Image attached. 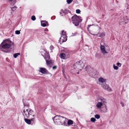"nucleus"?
Listing matches in <instances>:
<instances>
[{"label": "nucleus", "instance_id": "c9c22d12", "mask_svg": "<svg viewBox=\"0 0 129 129\" xmlns=\"http://www.w3.org/2000/svg\"><path fill=\"white\" fill-rule=\"evenodd\" d=\"M117 65L119 67H120L121 66V64L119 62H117Z\"/></svg>", "mask_w": 129, "mask_h": 129}, {"label": "nucleus", "instance_id": "f03ea898", "mask_svg": "<svg viewBox=\"0 0 129 129\" xmlns=\"http://www.w3.org/2000/svg\"><path fill=\"white\" fill-rule=\"evenodd\" d=\"M87 30L90 33L91 31H92L95 33H97L96 35L99 37H103L105 36V33L103 32L101 34L98 33L100 29V27L98 26L93 25H89L87 28Z\"/></svg>", "mask_w": 129, "mask_h": 129}, {"label": "nucleus", "instance_id": "20e7f679", "mask_svg": "<svg viewBox=\"0 0 129 129\" xmlns=\"http://www.w3.org/2000/svg\"><path fill=\"white\" fill-rule=\"evenodd\" d=\"M80 17L76 15H74L72 17V20L73 23L75 26H78L80 22L81 21V20L80 18Z\"/></svg>", "mask_w": 129, "mask_h": 129}, {"label": "nucleus", "instance_id": "9d476101", "mask_svg": "<svg viewBox=\"0 0 129 129\" xmlns=\"http://www.w3.org/2000/svg\"><path fill=\"white\" fill-rule=\"evenodd\" d=\"M103 87L104 89H106L108 91L111 90V88L106 83H105L104 84H103Z\"/></svg>", "mask_w": 129, "mask_h": 129}, {"label": "nucleus", "instance_id": "a878e982", "mask_svg": "<svg viewBox=\"0 0 129 129\" xmlns=\"http://www.w3.org/2000/svg\"><path fill=\"white\" fill-rule=\"evenodd\" d=\"M31 19L33 21L35 20L36 19L35 16L34 15L32 16L31 17Z\"/></svg>", "mask_w": 129, "mask_h": 129}, {"label": "nucleus", "instance_id": "79ce46f5", "mask_svg": "<svg viewBox=\"0 0 129 129\" xmlns=\"http://www.w3.org/2000/svg\"><path fill=\"white\" fill-rule=\"evenodd\" d=\"M62 72H63V75L64 76V75H64V71H62Z\"/></svg>", "mask_w": 129, "mask_h": 129}, {"label": "nucleus", "instance_id": "6e6d98bb", "mask_svg": "<svg viewBox=\"0 0 129 129\" xmlns=\"http://www.w3.org/2000/svg\"><path fill=\"white\" fill-rule=\"evenodd\" d=\"M45 58H46V57H45Z\"/></svg>", "mask_w": 129, "mask_h": 129}, {"label": "nucleus", "instance_id": "f704fd0d", "mask_svg": "<svg viewBox=\"0 0 129 129\" xmlns=\"http://www.w3.org/2000/svg\"><path fill=\"white\" fill-rule=\"evenodd\" d=\"M50 50H52L54 49V47L52 45H51L50 47Z\"/></svg>", "mask_w": 129, "mask_h": 129}, {"label": "nucleus", "instance_id": "37998d69", "mask_svg": "<svg viewBox=\"0 0 129 129\" xmlns=\"http://www.w3.org/2000/svg\"><path fill=\"white\" fill-rule=\"evenodd\" d=\"M29 112H30V113H31V111L32 112L33 111H31V109H30L29 110Z\"/></svg>", "mask_w": 129, "mask_h": 129}, {"label": "nucleus", "instance_id": "5701e85b", "mask_svg": "<svg viewBox=\"0 0 129 129\" xmlns=\"http://www.w3.org/2000/svg\"><path fill=\"white\" fill-rule=\"evenodd\" d=\"M20 54L19 53H15L13 54V56L14 58H16L17 57L18 55H19Z\"/></svg>", "mask_w": 129, "mask_h": 129}, {"label": "nucleus", "instance_id": "ea45409f", "mask_svg": "<svg viewBox=\"0 0 129 129\" xmlns=\"http://www.w3.org/2000/svg\"><path fill=\"white\" fill-rule=\"evenodd\" d=\"M120 104H121L122 106V107H123L124 106V104H123V103L122 102H121Z\"/></svg>", "mask_w": 129, "mask_h": 129}, {"label": "nucleus", "instance_id": "4c0bfd02", "mask_svg": "<svg viewBox=\"0 0 129 129\" xmlns=\"http://www.w3.org/2000/svg\"><path fill=\"white\" fill-rule=\"evenodd\" d=\"M64 32V30H62L61 31V35H63V36H64V33H63Z\"/></svg>", "mask_w": 129, "mask_h": 129}, {"label": "nucleus", "instance_id": "603ef678", "mask_svg": "<svg viewBox=\"0 0 129 129\" xmlns=\"http://www.w3.org/2000/svg\"><path fill=\"white\" fill-rule=\"evenodd\" d=\"M46 29L47 30V31H48V29Z\"/></svg>", "mask_w": 129, "mask_h": 129}, {"label": "nucleus", "instance_id": "a18cd8bd", "mask_svg": "<svg viewBox=\"0 0 129 129\" xmlns=\"http://www.w3.org/2000/svg\"><path fill=\"white\" fill-rule=\"evenodd\" d=\"M61 11H62V12H63V13H64V11H63V10H61Z\"/></svg>", "mask_w": 129, "mask_h": 129}, {"label": "nucleus", "instance_id": "a211bd4d", "mask_svg": "<svg viewBox=\"0 0 129 129\" xmlns=\"http://www.w3.org/2000/svg\"><path fill=\"white\" fill-rule=\"evenodd\" d=\"M49 60H46V63L47 65H50V64H52V60L51 59H49Z\"/></svg>", "mask_w": 129, "mask_h": 129}, {"label": "nucleus", "instance_id": "aec40b11", "mask_svg": "<svg viewBox=\"0 0 129 129\" xmlns=\"http://www.w3.org/2000/svg\"><path fill=\"white\" fill-rule=\"evenodd\" d=\"M73 121L71 119L69 120L68 121L67 124L68 126L73 124Z\"/></svg>", "mask_w": 129, "mask_h": 129}, {"label": "nucleus", "instance_id": "0eeeda50", "mask_svg": "<svg viewBox=\"0 0 129 129\" xmlns=\"http://www.w3.org/2000/svg\"><path fill=\"white\" fill-rule=\"evenodd\" d=\"M39 71L43 74H49L48 71L45 68H40Z\"/></svg>", "mask_w": 129, "mask_h": 129}, {"label": "nucleus", "instance_id": "2f4dec72", "mask_svg": "<svg viewBox=\"0 0 129 129\" xmlns=\"http://www.w3.org/2000/svg\"><path fill=\"white\" fill-rule=\"evenodd\" d=\"M24 106V108L26 106L27 107H29V105L27 103L26 104L25 103H23Z\"/></svg>", "mask_w": 129, "mask_h": 129}, {"label": "nucleus", "instance_id": "dca6fc26", "mask_svg": "<svg viewBox=\"0 0 129 129\" xmlns=\"http://www.w3.org/2000/svg\"><path fill=\"white\" fill-rule=\"evenodd\" d=\"M102 105V103L99 102L96 105V106L98 108L100 109Z\"/></svg>", "mask_w": 129, "mask_h": 129}, {"label": "nucleus", "instance_id": "6e6552de", "mask_svg": "<svg viewBox=\"0 0 129 129\" xmlns=\"http://www.w3.org/2000/svg\"><path fill=\"white\" fill-rule=\"evenodd\" d=\"M59 117V119L61 123V125H64V117L63 116H61L60 115H58Z\"/></svg>", "mask_w": 129, "mask_h": 129}, {"label": "nucleus", "instance_id": "7ed1b4c3", "mask_svg": "<svg viewBox=\"0 0 129 129\" xmlns=\"http://www.w3.org/2000/svg\"><path fill=\"white\" fill-rule=\"evenodd\" d=\"M84 65L83 62L80 60L77 62L73 65V68L74 69H76V70L78 71H81L84 67Z\"/></svg>", "mask_w": 129, "mask_h": 129}, {"label": "nucleus", "instance_id": "393cba45", "mask_svg": "<svg viewBox=\"0 0 129 129\" xmlns=\"http://www.w3.org/2000/svg\"><path fill=\"white\" fill-rule=\"evenodd\" d=\"M96 120L94 118H92L90 119L91 121L93 122H94Z\"/></svg>", "mask_w": 129, "mask_h": 129}, {"label": "nucleus", "instance_id": "cd10ccee", "mask_svg": "<svg viewBox=\"0 0 129 129\" xmlns=\"http://www.w3.org/2000/svg\"><path fill=\"white\" fill-rule=\"evenodd\" d=\"M113 68L114 69L116 70H118V67L117 66H116L114 64L113 65Z\"/></svg>", "mask_w": 129, "mask_h": 129}, {"label": "nucleus", "instance_id": "bb28decb", "mask_svg": "<svg viewBox=\"0 0 129 129\" xmlns=\"http://www.w3.org/2000/svg\"><path fill=\"white\" fill-rule=\"evenodd\" d=\"M94 117L95 118L97 119H99L100 118V116L98 114H96L95 115Z\"/></svg>", "mask_w": 129, "mask_h": 129}, {"label": "nucleus", "instance_id": "58836bf2", "mask_svg": "<svg viewBox=\"0 0 129 129\" xmlns=\"http://www.w3.org/2000/svg\"><path fill=\"white\" fill-rule=\"evenodd\" d=\"M56 68H57V67L56 66H53L52 68L53 69H55Z\"/></svg>", "mask_w": 129, "mask_h": 129}, {"label": "nucleus", "instance_id": "f3484780", "mask_svg": "<svg viewBox=\"0 0 129 129\" xmlns=\"http://www.w3.org/2000/svg\"><path fill=\"white\" fill-rule=\"evenodd\" d=\"M45 54V56L47 58L46 60H49V59H50V55L49 54V53H48L46 51Z\"/></svg>", "mask_w": 129, "mask_h": 129}, {"label": "nucleus", "instance_id": "b1692460", "mask_svg": "<svg viewBox=\"0 0 129 129\" xmlns=\"http://www.w3.org/2000/svg\"><path fill=\"white\" fill-rule=\"evenodd\" d=\"M17 8L16 7V6H14V7H13L12 8H11V9H12V11L13 12L14 11H15V10H16Z\"/></svg>", "mask_w": 129, "mask_h": 129}, {"label": "nucleus", "instance_id": "412c9836", "mask_svg": "<svg viewBox=\"0 0 129 129\" xmlns=\"http://www.w3.org/2000/svg\"><path fill=\"white\" fill-rule=\"evenodd\" d=\"M28 112L25 111V109H24L23 110V115L24 116V117L25 115L26 116V117L27 116V115L28 114Z\"/></svg>", "mask_w": 129, "mask_h": 129}, {"label": "nucleus", "instance_id": "423d86ee", "mask_svg": "<svg viewBox=\"0 0 129 129\" xmlns=\"http://www.w3.org/2000/svg\"><path fill=\"white\" fill-rule=\"evenodd\" d=\"M35 120L34 118H32L29 119L26 118H25L24 121L27 124H28L32 125L34 123Z\"/></svg>", "mask_w": 129, "mask_h": 129}, {"label": "nucleus", "instance_id": "e433bc0d", "mask_svg": "<svg viewBox=\"0 0 129 129\" xmlns=\"http://www.w3.org/2000/svg\"><path fill=\"white\" fill-rule=\"evenodd\" d=\"M66 33V32H65V33ZM67 36H66V34H65V42L67 40Z\"/></svg>", "mask_w": 129, "mask_h": 129}, {"label": "nucleus", "instance_id": "864d4df0", "mask_svg": "<svg viewBox=\"0 0 129 129\" xmlns=\"http://www.w3.org/2000/svg\"><path fill=\"white\" fill-rule=\"evenodd\" d=\"M72 126H75V125H72Z\"/></svg>", "mask_w": 129, "mask_h": 129}, {"label": "nucleus", "instance_id": "2eb2a0df", "mask_svg": "<svg viewBox=\"0 0 129 129\" xmlns=\"http://www.w3.org/2000/svg\"><path fill=\"white\" fill-rule=\"evenodd\" d=\"M90 69L91 67L89 66H87L85 67V70L87 72L88 74H89V73L90 72Z\"/></svg>", "mask_w": 129, "mask_h": 129}, {"label": "nucleus", "instance_id": "4be33fe9", "mask_svg": "<svg viewBox=\"0 0 129 129\" xmlns=\"http://www.w3.org/2000/svg\"><path fill=\"white\" fill-rule=\"evenodd\" d=\"M61 59H64V53H61L59 56Z\"/></svg>", "mask_w": 129, "mask_h": 129}, {"label": "nucleus", "instance_id": "8fccbe9b", "mask_svg": "<svg viewBox=\"0 0 129 129\" xmlns=\"http://www.w3.org/2000/svg\"><path fill=\"white\" fill-rule=\"evenodd\" d=\"M77 73L78 74H79V72H77Z\"/></svg>", "mask_w": 129, "mask_h": 129}, {"label": "nucleus", "instance_id": "4468645a", "mask_svg": "<svg viewBox=\"0 0 129 129\" xmlns=\"http://www.w3.org/2000/svg\"><path fill=\"white\" fill-rule=\"evenodd\" d=\"M98 80L99 81L102 83L103 85L105 83H106V80L102 78H99Z\"/></svg>", "mask_w": 129, "mask_h": 129}, {"label": "nucleus", "instance_id": "6ab92c4d", "mask_svg": "<svg viewBox=\"0 0 129 129\" xmlns=\"http://www.w3.org/2000/svg\"><path fill=\"white\" fill-rule=\"evenodd\" d=\"M61 42L62 43L64 42V37H62V36H61V38H60L59 40V42L60 43V44H61Z\"/></svg>", "mask_w": 129, "mask_h": 129}, {"label": "nucleus", "instance_id": "9b49d317", "mask_svg": "<svg viewBox=\"0 0 129 129\" xmlns=\"http://www.w3.org/2000/svg\"><path fill=\"white\" fill-rule=\"evenodd\" d=\"M41 25L43 27H45L47 25H48V23L47 21H46L42 20L41 21Z\"/></svg>", "mask_w": 129, "mask_h": 129}, {"label": "nucleus", "instance_id": "5fc2aeb1", "mask_svg": "<svg viewBox=\"0 0 129 129\" xmlns=\"http://www.w3.org/2000/svg\"><path fill=\"white\" fill-rule=\"evenodd\" d=\"M42 55V56H44V55Z\"/></svg>", "mask_w": 129, "mask_h": 129}, {"label": "nucleus", "instance_id": "09e8293b", "mask_svg": "<svg viewBox=\"0 0 129 129\" xmlns=\"http://www.w3.org/2000/svg\"><path fill=\"white\" fill-rule=\"evenodd\" d=\"M13 0H9V1H10V2H11Z\"/></svg>", "mask_w": 129, "mask_h": 129}, {"label": "nucleus", "instance_id": "39448f33", "mask_svg": "<svg viewBox=\"0 0 129 129\" xmlns=\"http://www.w3.org/2000/svg\"><path fill=\"white\" fill-rule=\"evenodd\" d=\"M52 119L55 124L61 125V124L60 122V121L59 120L58 115H56L54 117H53Z\"/></svg>", "mask_w": 129, "mask_h": 129}, {"label": "nucleus", "instance_id": "49530a36", "mask_svg": "<svg viewBox=\"0 0 129 129\" xmlns=\"http://www.w3.org/2000/svg\"><path fill=\"white\" fill-rule=\"evenodd\" d=\"M60 14L61 16H62L63 15H62V13L61 12H60Z\"/></svg>", "mask_w": 129, "mask_h": 129}, {"label": "nucleus", "instance_id": "473e14b6", "mask_svg": "<svg viewBox=\"0 0 129 129\" xmlns=\"http://www.w3.org/2000/svg\"><path fill=\"white\" fill-rule=\"evenodd\" d=\"M72 1V0H67V2L68 4H70Z\"/></svg>", "mask_w": 129, "mask_h": 129}, {"label": "nucleus", "instance_id": "a19ab883", "mask_svg": "<svg viewBox=\"0 0 129 129\" xmlns=\"http://www.w3.org/2000/svg\"><path fill=\"white\" fill-rule=\"evenodd\" d=\"M65 79H67V77H66L65 76ZM67 81H69V78L67 79V80H66Z\"/></svg>", "mask_w": 129, "mask_h": 129}, {"label": "nucleus", "instance_id": "13d9d810", "mask_svg": "<svg viewBox=\"0 0 129 129\" xmlns=\"http://www.w3.org/2000/svg\"><path fill=\"white\" fill-rule=\"evenodd\" d=\"M62 61H63V60H62Z\"/></svg>", "mask_w": 129, "mask_h": 129}, {"label": "nucleus", "instance_id": "c03bdc74", "mask_svg": "<svg viewBox=\"0 0 129 129\" xmlns=\"http://www.w3.org/2000/svg\"><path fill=\"white\" fill-rule=\"evenodd\" d=\"M25 110V111L29 112V110L28 109H26Z\"/></svg>", "mask_w": 129, "mask_h": 129}, {"label": "nucleus", "instance_id": "de8ad7c7", "mask_svg": "<svg viewBox=\"0 0 129 129\" xmlns=\"http://www.w3.org/2000/svg\"><path fill=\"white\" fill-rule=\"evenodd\" d=\"M105 99H103V102H105Z\"/></svg>", "mask_w": 129, "mask_h": 129}, {"label": "nucleus", "instance_id": "1a4fd4ad", "mask_svg": "<svg viewBox=\"0 0 129 129\" xmlns=\"http://www.w3.org/2000/svg\"><path fill=\"white\" fill-rule=\"evenodd\" d=\"M102 42H101V43L100 44V48L102 52L104 54L107 53V52L105 50V47L104 45H101V43Z\"/></svg>", "mask_w": 129, "mask_h": 129}, {"label": "nucleus", "instance_id": "c756f323", "mask_svg": "<svg viewBox=\"0 0 129 129\" xmlns=\"http://www.w3.org/2000/svg\"><path fill=\"white\" fill-rule=\"evenodd\" d=\"M15 33L16 34L19 35L20 34V30H17L15 31Z\"/></svg>", "mask_w": 129, "mask_h": 129}, {"label": "nucleus", "instance_id": "72a5a7b5", "mask_svg": "<svg viewBox=\"0 0 129 129\" xmlns=\"http://www.w3.org/2000/svg\"><path fill=\"white\" fill-rule=\"evenodd\" d=\"M76 13L78 14H79L80 13V11L79 9H77L76 11Z\"/></svg>", "mask_w": 129, "mask_h": 129}, {"label": "nucleus", "instance_id": "7c9ffc66", "mask_svg": "<svg viewBox=\"0 0 129 129\" xmlns=\"http://www.w3.org/2000/svg\"><path fill=\"white\" fill-rule=\"evenodd\" d=\"M62 71H63L64 70V65L63 64H62Z\"/></svg>", "mask_w": 129, "mask_h": 129}, {"label": "nucleus", "instance_id": "ddd939ff", "mask_svg": "<svg viewBox=\"0 0 129 129\" xmlns=\"http://www.w3.org/2000/svg\"><path fill=\"white\" fill-rule=\"evenodd\" d=\"M65 15H67L69 18L71 17V14L68 10H65Z\"/></svg>", "mask_w": 129, "mask_h": 129}, {"label": "nucleus", "instance_id": "c85d7f7f", "mask_svg": "<svg viewBox=\"0 0 129 129\" xmlns=\"http://www.w3.org/2000/svg\"><path fill=\"white\" fill-rule=\"evenodd\" d=\"M31 113H30V112H28V114L27 115L26 117L28 118H29L30 117V115H31Z\"/></svg>", "mask_w": 129, "mask_h": 129}, {"label": "nucleus", "instance_id": "4d7b16f0", "mask_svg": "<svg viewBox=\"0 0 129 129\" xmlns=\"http://www.w3.org/2000/svg\"><path fill=\"white\" fill-rule=\"evenodd\" d=\"M95 35V34L94 35Z\"/></svg>", "mask_w": 129, "mask_h": 129}, {"label": "nucleus", "instance_id": "3c124183", "mask_svg": "<svg viewBox=\"0 0 129 129\" xmlns=\"http://www.w3.org/2000/svg\"><path fill=\"white\" fill-rule=\"evenodd\" d=\"M35 116V115H33V117H34Z\"/></svg>", "mask_w": 129, "mask_h": 129}, {"label": "nucleus", "instance_id": "f8f14e48", "mask_svg": "<svg viewBox=\"0 0 129 129\" xmlns=\"http://www.w3.org/2000/svg\"><path fill=\"white\" fill-rule=\"evenodd\" d=\"M70 52L65 49V59L68 58L70 56Z\"/></svg>", "mask_w": 129, "mask_h": 129}, {"label": "nucleus", "instance_id": "f257e3e1", "mask_svg": "<svg viewBox=\"0 0 129 129\" xmlns=\"http://www.w3.org/2000/svg\"><path fill=\"white\" fill-rule=\"evenodd\" d=\"M11 43V41L9 40H4L0 45V50L6 53L10 52Z\"/></svg>", "mask_w": 129, "mask_h": 129}]
</instances>
